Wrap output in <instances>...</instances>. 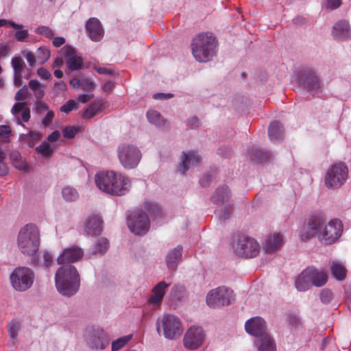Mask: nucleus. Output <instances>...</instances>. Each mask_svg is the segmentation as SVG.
I'll list each match as a JSON object with an SVG mask.
<instances>
[{
	"label": "nucleus",
	"mask_w": 351,
	"mask_h": 351,
	"mask_svg": "<svg viewBox=\"0 0 351 351\" xmlns=\"http://www.w3.org/2000/svg\"><path fill=\"white\" fill-rule=\"evenodd\" d=\"M41 135L36 132L31 131L28 134H21L19 140L28 145L29 147H33L36 141L40 138Z\"/></svg>",
	"instance_id": "nucleus-36"
},
{
	"label": "nucleus",
	"mask_w": 351,
	"mask_h": 351,
	"mask_svg": "<svg viewBox=\"0 0 351 351\" xmlns=\"http://www.w3.org/2000/svg\"><path fill=\"white\" fill-rule=\"evenodd\" d=\"M128 226L134 234L143 235L149 230L150 222L145 213L135 211L128 217Z\"/></svg>",
	"instance_id": "nucleus-13"
},
{
	"label": "nucleus",
	"mask_w": 351,
	"mask_h": 351,
	"mask_svg": "<svg viewBox=\"0 0 351 351\" xmlns=\"http://www.w3.org/2000/svg\"><path fill=\"white\" fill-rule=\"evenodd\" d=\"M37 73L41 78L45 80H49L51 77V75L49 72V71L43 67L38 69L37 71Z\"/></svg>",
	"instance_id": "nucleus-64"
},
{
	"label": "nucleus",
	"mask_w": 351,
	"mask_h": 351,
	"mask_svg": "<svg viewBox=\"0 0 351 351\" xmlns=\"http://www.w3.org/2000/svg\"><path fill=\"white\" fill-rule=\"evenodd\" d=\"M117 156L121 165L127 169L136 168L142 157L141 152L136 146L126 143L118 146Z\"/></svg>",
	"instance_id": "nucleus-6"
},
{
	"label": "nucleus",
	"mask_w": 351,
	"mask_h": 351,
	"mask_svg": "<svg viewBox=\"0 0 351 351\" xmlns=\"http://www.w3.org/2000/svg\"><path fill=\"white\" fill-rule=\"evenodd\" d=\"M95 182L102 191L117 196L125 195L131 187L128 177L113 171L97 173L95 176Z\"/></svg>",
	"instance_id": "nucleus-1"
},
{
	"label": "nucleus",
	"mask_w": 351,
	"mask_h": 351,
	"mask_svg": "<svg viewBox=\"0 0 351 351\" xmlns=\"http://www.w3.org/2000/svg\"><path fill=\"white\" fill-rule=\"evenodd\" d=\"M284 128L278 121H274L270 123L268 128V135L270 141L273 143L279 142L282 140Z\"/></svg>",
	"instance_id": "nucleus-29"
},
{
	"label": "nucleus",
	"mask_w": 351,
	"mask_h": 351,
	"mask_svg": "<svg viewBox=\"0 0 351 351\" xmlns=\"http://www.w3.org/2000/svg\"><path fill=\"white\" fill-rule=\"evenodd\" d=\"M35 279L34 271L27 267H16L10 275L13 288L18 291H25L33 285Z\"/></svg>",
	"instance_id": "nucleus-8"
},
{
	"label": "nucleus",
	"mask_w": 351,
	"mask_h": 351,
	"mask_svg": "<svg viewBox=\"0 0 351 351\" xmlns=\"http://www.w3.org/2000/svg\"><path fill=\"white\" fill-rule=\"evenodd\" d=\"M147 118L150 123L155 125L158 128H161L165 125V121L160 114L156 110L147 111Z\"/></svg>",
	"instance_id": "nucleus-37"
},
{
	"label": "nucleus",
	"mask_w": 351,
	"mask_h": 351,
	"mask_svg": "<svg viewBox=\"0 0 351 351\" xmlns=\"http://www.w3.org/2000/svg\"><path fill=\"white\" fill-rule=\"evenodd\" d=\"M249 157L251 160L257 162L266 161L270 158V155L262 149L252 147L248 151Z\"/></svg>",
	"instance_id": "nucleus-33"
},
{
	"label": "nucleus",
	"mask_w": 351,
	"mask_h": 351,
	"mask_svg": "<svg viewBox=\"0 0 351 351\" xmlns=\"http://www.w3.org/2000/svg\"><path fill=\"white\" fill-rule=\"evenodd\" d=\"M40 232L38 227L29 223L22 228L18 235L17 243L22 254L34 256L40 245Z\"/></svg>",
	"instance_id": "nucleus-4"
},
{
	"label": "nucleus",
	"mask_w": 351,
	"mask_h": 351,
	"mask_svg": "<svg viewBox=\"0 0 351 351\" xmlns=\"http://www.w3.org/2000/svg\"><path fill=\"white\" fill-rule=\"evenodd\" d=\"M42 259L40 261L38 258L34 257L32 259V264L45 268L49 267L53 262V256L49 252L45 251L43 253Z\"/></svg>",
	"instance_id": "nucleus-38"
},
{
	"label": "nucleus",
	"mask_w": 351,
	"mask_h": 351,
	"mask_svg": "<svg viewBox=\"0 0 351 351\" xmlns=\"http://www.w3.org/2000/svg\"><path fill=\"white\" fill-rule=\"evenodd\" d=\"M56 286L60 294L70 297L80 288V279L76 268L71 265L60 267L55 276Z\"/></svg>",
	"instance_id": "nucleus-2"
},
{
	"label": "nucleus",
	"mask_w": 351,
	"mask_h": 351,
	"mask_svg": "<svg viewBox=\"0 0 351 351\" xmlns=\"http://www.w3.org/2000/svg\"><path fill=\"white\" fill-rule=\"evenodd\" d=\"M109 246L108 241L106 238H100L93 246V254L103 255L108 250Z\"/></svg>",
	"instance_id": "nucleus-40"
},
{
	"label": "nucleus",
	"mask_w": 351,
	"mask_h": 351,
	"mask_svg": "<svg viewBox=\"0 0 351 351\" xmlns=\"http://www.w3.org/2000/svg\"><path fill=\"white\" fill-rule=\"evenodd\" d=\"M29 86L34 92V95L37 100H41L45 95V86L40 84L36 80H31L29 82Z\"/></svg>",
	"instance_id": "nucleus-35"
},
{
	"label": "nucleus",
	"mask_w": 351,
	"mask_h": 351,
	"mask_svg": "<svg viewBox=\"0 0 351 351\" xmlns=\"http://www.w3.org/2000/svg\"><path fill=\"white\" fill-rule=\"evenodd\" d=\"M256 345L258 351H276L275 343L267 333L257 338Z\"/></svg>",
	"instance_id": "nucleus-31"
},
{
	"label": "nucleus",
	"mask_w": 351,
	"mask_h": 351,
	"mask_svg": "<svg viewBox=\"0 0 351 351\" xmlns=\"http://www.w3.org/2000/svg\"><path fill=\"white\" fill-rule=\"evenodd\" d=\"M170 284L160 281L156 284L152 290V295L148 298V303L158 304L164 298L167 288Z\"/></svg>",
	"instance_id": "nucleus-23"
},
{
	"label": "nucleus",
	"mask_w": 351,
	"mask_h": 351,
	"mask_svg": "<svg viewBox=\"0 0 351 351\" xmlns=\"http://www.w3.org/2000/svg\"><path fill=\"white\" fill-rule=\"evenodd\" d=\"M95 69L99 74H101V75H114L116 74V72L114 70H112L110 69H108L106 67L95 66Z\"/></svg>",
	"instance_id": "nucleus-59"
},
{
	"label": "nucleus",
	"mask_w": 351,
	"mask_h": 351,
	"mask_svg": "<svg viewBox=\"0 0 351 351\" xmlns=\"http://www.w3.org/2000/svg\"><path fill=\"white\" fill-rule=\"evenodd\" d=\"M317 221L319 222L318 241L323 245H330L336 243L343 232V223L338 219L327 221L326 217L317 215Z\"/></svg>",
	"instance_id": "nucleus-5"
},
{
	"label": "nucleus",
	"mask_w": 351,
	"mask_h": 351,
	"mask_svg": "<svg viewBox=\"0 0 351 351\" xmlns=\"http://www.w3.org/2000/svg\"><path fill=\"white\" fill-rule=\"evenodd\" d=\"M192 53L199 62H206L217 55V42L210 33H202L196 36L191 43Z\"/></svg>",
	"instance_id": "nucleus-3"
},
{
	"label": "nucleus",
	"mask_w": 351,
	"mask_h": 351,
	"mask_svg": "<svg viewBox=\"0 0 351 351\" xmlns=\"http://www.w3.org/2000/svg\"><path fill=\"white\" fill-rule=\"evenodd\" d=\"M332 35L337 40H347L351 38V27L346 20H340L335 23Z\"/></svg>",
	"instance_id": "nucleus-17"
},
{
	"label": "nucleus",
	"mask_w": 351,
	"mask_h": 351,
	"mask_svg": "<svg viewBox=\"0 0 351 351\" xmlns=\"http://www.w3.org/2000/svg\"><path fill=\"white\" fill-rule=\"evenodd\" d=\"M78 86H81L84 90L90 91L94 89L95 84L88 79H81L76 81Z\"/></svg>",
	"instance_id": "nucleus-49"
},
{
	"label": "nucleus",
	"mask_w": 351,
	"mask_h": 351,
	"mask_svg": "<svg viewBox=\"0 0 351 351\" xmlns=\"http://www.w3.org/2000/svg\"><path fill=\"white\" fill-rule=\"evenodd\" d=\"M77 128L75 126L66 127L63 130V136L67 138H73L77 132Z\"/></svg>",
	"instance_id": "nucleus-54"
},
{
	"label": "nucleus",
	"mask_w": 351,
	"mask_h": 351,
	"mask_svg": "<svg viewBox=\"0 0 351 351\" xmlns=\"http://www.w3.org/2000/svg\"><path fill=\"white\" fill-rule=\"evenodd\" d=\"M83 254L82 250L77 246L66 248L58 257L57 263L62 265L77 261L82 258Z\"/></svg>",
	"instance_id": "nucleus-18"
},
{
	"label": "nucleus",
	"mask_w": 351,
	"mask_h": 351,
	"mask_svg": "<svg viewBox=\"0 0 351 351\" xmlns=\"http://www.w3.org/2000/svg\"><path fill=\"white\" fill-rule=\"evenodd\" d=\"M329 266L333 277L337 280H343L347 274V269L345 266L338 261H330Z\"/></svg>",
	"instance_id": "nucleus-32"
},
{
	"label": "nucleus",
	"mask_w": 351,
	"mask_h": 351,
	"mask_svg": "<svg viewBox=\"0 0 351 351\" xmlns=\"http://www.w3.org/2000/svg\"><path fill=\"white\" fill-rule=\"evenodd\" d=\"M300 82L308 92L319 93L321 90V83L319 77L311 70H306L300 77Z\"/></svg>",
	"instance_id": "nucleus-15"
},
{
	"label": "nucleus",
	"mask_w": 351,
	"mask_h": 351,
	"mask_svg": "<svg viewBox=\"0 0 351 351\" xmlns=\"http://www.w3.org/2000/svg\"><path fill=\"white\" fill-rule=\"evenodd\" d=\"M78 108V104L73 99L69 100L60 108V110L66 114Z\"/></svg>",
	"instance_id": "nucleus-48"
},
{
	"label": "nucleus",
	"mask_w": 351,
	"mask_h": 351,
	"mask_svg": "<svg viewBox=\"0 0 351 351\" xmlns=\"http://www.w3.org/2000/svg\"><path fill=\"white\" fill-rule=\"evenodd\" d=\"M25 108V104L24 103H16L15 104L12 108V112L16 117V122L18 125H22L23 127H25V125L22 123L21 119L19 117H16L17 114L20 112H23V110Z\"/></svg>",
	"instance_id": "nucleus-50"
},
{
	"label": "nucleus",
	"mask_w": 351,
	"mask_h": 351,
	"mask_svg": "<svg viewBox=\"0 0 351 351\" xmlns=\"http://www.w3.org/2000/svg\"><path fill=\"white\" fill-rule=\"evenodd\" d=\"M202 162V157L193 151L189 152H182V160L180 163L179 171L184 174L189 169L190 166H197Z\"/></svg>",
	"instance_id": "nucleus-20"
},
{
	"label": "nucleus",
	"mask_w": 351,
	"mask_h": 351,
	"mask_svg": "<svg viewBox=\"0 0 351 351\" xmlns=\"http://www.w3.org/2000/svg\"><path fill=\"white\" fill-rule=\"evenodd\" d=\"M49 109V106L47 104L38 100L36 104V110L38 114L43 113L44 111H46Z\"/></svg>",
	"instance_id": "nucleus-62"
},
{
	"label": "nucleus",
	"mask_w": 351,
	"mask_h": 351,
	"mask_svg": "<svg viewBox=\"0 0 351 351\" xmlns=\"http://www.w3.org/2000/svg\"><path fill=\"white\" fill-rule=\"evenodd\" d=\"M101 99H96L93 101L82 114L83 119H90L99 112L103 106Z\"/></svg>",
	"instance_id": "nucleus-34"
},
{
	"label": "nucleus",
	"mask_w": 351,
	"mask_h": 351,
	"mask_svg": "<svg viewBox=\"0 0 351 351\" xmlns=\"http://www.w3.org/2000/svg\"><path fill=\"white\" fill-rule=\"evenodd\" d=\"M62 195L66 202H73L78 199L79 193L77 190L71 186H64L62 190Z\"/></svg>",
	"instance_id": "nucleus-39"
},
{
	"label": "nucleus",
	"mask_w": 351,
	"mask_h": 351,
	"mask_svg": "<svg viewBox=\"0 0 351 351\" xmlns=\"http://www.w3.org/2000/svg\"><path fill=\"white\" fill-rule=\"evenodd\" d=\"M319 224V222L317 221V215L311 216L307 228H304L300 234L301 241H307L315 235L318 236Z\"/></svg>",
	"instance_id": "nucleus-22"
},
{
	"label": "nucleus",
	"mask_w": 351,
	"mask_h": 351,
	"mask_svg": "<svg viewBox=\"0 0 351 351\" xmlns=\"http://www.w3.org/2000/svg\"><path fill=\"white\" fill-rule=\"evenodd\" d=\"M23 64V60L21 57H14L12 59L14 75H22Z\"/></svg>",
	"instance_id": "nucleus-44"
},
{
	"label": "nucleus",
	"mask_w": 351,
	"mask_h": 351,
	"mask_svg": "<svg viewBox=\"0 0 351 351\" xmlns=\"http://www.w3.org/2000/svg\"><path fill=\"white\" fill-rule=\"evenodd\" d=\"M288 323L292 327H298L300 325V319L296 315H289L287 318Z\"/></svg>",
	"instance_id": "nucleus-57"
},
{
	"label": "nucleus",
	"mask_w": 351,
	"mask_h": 351,
	"mask_svg": "<svg viewBox=\"0 0 351 351\" xmlns=\"http://www.w3.org/2000/svg\"><path fill=\"white\" fill-rule=\"evenodd\" d=\"M182 245H178L168 252L166 256V263L169 269H175L177 267L178 262L182 258Z\"/></svg>",
	"instance_id": "nucleus-28"
},
{
	"label": "nucleus",
	"mask_w": 351,
	"mask_h": 351,
	"mask_svg": "<svg viewBox=\"0 0 351 351\" xmlns=\"http://www.w3.org/2000/svg\"><path fill=\"white\" fill-rule=\"evenodd\" d=\"M27 97V90L26 86H24L23 88L20 89L15 95V99L16 101H23Z\"/></svg>",
	"instance_id": "nucleus-63"
},
{
	"label": "nucleus",
	"mask_w": 351,
	"mask_h": 351,
	"mask_svg": "<svg viewBox=\"0 0 351 351\" xmlns=\"http://www.w3.org/2000/svg\"><path fill=\"white\" fill-rule=\"evenodd\" d=\"M233 211L232 206L231 205H227L223 208H220L216 211V213L219 218L222 220L228 219Z\"/></svg>",
	"instance_id": "nucleus-47"
},
{
	"label": "nucleus",
	"mask_w": 351,
	"mask_h": 351,
	"mask_svg": "<svg viewBox=\"0 0 351 351\" xmlns=\"http://www.w3.org/2000/svg\"><path fill=\"white\" fill-rule=\"evenodd\" d=\"M55 117V114L53 111L49 110L47 113V114L45 116V117L42 120V124L44 127H47L49 125V124L52 122Z\"/></svg>",
	"instance_id": "nucleus-56"
},
{
	"label": "nucleus",
	"mask_w": 351,
	"mask_h": 351,
	"mask_svg": "<svg viewBox=\"0 0 351 351\" xmlns=\"http://www.w3.org/2000/svg\"><path fill=\"white\" fill-rule=\"evenodd\" d=\"M86 29L93 41L98 42L104 36V31L102 25L96 18H91L86 22Z\"/></svg>",
	"instance_id": "nucleus-19"
},
{
	"label": "nucleus",
	"mask_w": 351,
	"mask_h": 351,
	"mask_svg": "<svg viewBox=\"0 0 351 351\" xmlns=\"http://www.w3.org/2000/svg\"><path fill=\"white\" fill-rule=\"evenodd\" d=\"M38 153L40 154L43 157H49L53 153V149L50 145L47 142H43L41 145L36 147Z\"/></svg>",
	"instance_id": "nucleus-43"
},
{
	"label": "nucleus",
	"mask_w": 351,
	"mask_h": 351,
	"mask_svg": "<svg viewBox=\"0 0 351 351\" xmlns=\"http://www.w3.org/2000/svg\"><path fill=\"white\" fill-rule=\"evenodd\" d=\"M156 329L159 334L162 331L163 335L169 339L177 338L182 332L180 319L171 314L164 315L161 319H158Z\"/></svg>",
	"instance_id": "nucleus-7"
},
{
	"label": "nucleus",
	"mask_w": 351,
	"mask_h": 351,
	"mask_svg": "<svg viewBox=\"0 0 351 351\" xmlns=\"http://www.w3.org/2000/svg\"><path fill=\"white\" fill-rule=\"evenodd\" d=\"M283 238L280 233H274L267 237L265 243V250L267 253H273L279 250L283 245Z\"/></svg>",
	"instance_id": "nucleus-25"
},
{
	"label": "nucleus",
	"mask_w": 351,
	"mask_h": 351,
	"mask_svg": "<svg viewBox=\"0 0 351 351\" xmlns=\"http://www.w3.org/2000/svg\"><path fill=\"white\" fill-rule=\"evenodd\" d=\"M231 197V193L227 186L223 185L216 189L211 199L216 204H223L227 202Z\"/></svg>",
	"instance_id": "nucleus-30"
},
{
	"label": "nucleus",
	"mask_w": 351,
	"mask_h": 351,
	"mask_svg": "<svg viewBox=\"0 0 351 351\" xmlns=\"http://www.w3.org/2000/svg\"><path fill=\"white\" fill-rule=\"evenodd\" d=\"M18 29L19 30L15 33V38L18 41H23L29 36L27 29Z\"/></svg>",
	"instance_id": "nucleus-58"
},
{
	"label": "nucleus",
	"mask_w": 351,
	"mask_h": 351,
	"mask_svg": "<svg viewBox=\"0 0 351 351\" xmlns=\"http://www.w3.org/2000/svg\"><path fill=\"white\" fill-rule=\"evenodd\" d=\"M319 298L323 304H328L333 299L332 292L328 289H324L320 291Z\"/></svg>",
	"instance_id": "nucleus-46"
},
{
	"label": "nucleus",
	"mask_w": 351,
	"mask_h": 351,
	"mask_svg": "<svg viewBox=\"0 0 351 351\" xmlns=\"http://www.w3.org/2000/svg\"><path fill=\"white\" fill-rule=\"evenodd\" d=\"M348 169L343 162H339L332 165L328 171L325 182L328 188L337 189L340 187L347 180Z\"/></svg>",
	"instance_id": "nucleus-12"
},
{
	"label": "nucleus",
	"mask_w": 351,
	"mask_h": 351,
	"mask_svg": "<svg viewBox=\"0 0 351 351\" xmlns=\"http://www.w3.org/2000/svg\"><path fill=\"white\" fill-rule=\"evenodd\" d=\"M131 339V335H127L114 341L112 343V351H118L125 346Z\"/></svg>",
	"instance_id": "nucleus-42"
},
{
	"label": "nucleus",
	"mask_w": 351,
	"mask_h": 351,
	"mask_svg": "<svg viewBox=\"0 0 351 351\" xmlns=\"http://www.w3.org/2000/svg\"><path fill=\"white\" fill-rule=\"evenodd\" d=\"M145 208L149 213L156 216L159 215L161 213V210L159 206L156 203L149 202H145Z\"/></svg>",
	"instance_id": "nucleus-51"
},
{
	"label": "nucleus",
	"mask_w": 351,
	"mask_h": 351,
	"mask_svg": "<svg viewBox=\"0 0 351 351\" xmlns=\"http://www.w3.org/2000/svg\"><path fill=\"white\" fill-rule=\"evenodd\" d=\"M205 334L202 328L192 326L188 329L184 337V345L186 348L195 350L204 342Z\"/></svg>",
	"instance_id": "nucleus-14"
},
{
	"label": "nucleus",
	"mask_w": 351,
	"mask_h": 351,
	"mask_svg": "<svg viewBox=\"0 0 351 351\" xmlns=\"http://www.w3.org/2000/svg\"><path fill=\"white\" fill-rule=\"evenodd\" d=\"M84 339L87 346L92 350H101L108 346L110 340L104 331L99 327H88L84 333Z\"/></svg>",
	"instance_id": "nucleus-10"
},
{
	"label": "nucleus",
	"mask_w": 351,
	"mask_h": 351,
	"mask_svg": "<svg viewBox=\"0 0 351 351\" xmlns=\"http://www.w3.org/2000/svg\"><path fill=\"white\" fill-rule=\"evenodd\" d=\"M185 293V289L180 285H175L171 289L169 295L172 300H181Z\"/></svg>",
	"instance_id": "nucleus-41"
},
{
	"label": "nucleus",
	"mask_w": 351,
	"mask_h": 351,
	"mask_svg": "<svg viewBox=\"0 0 351 351\" xmlns=\"http://www.w3.org/2000/svg\"><path fill=\"white\" fill-rule=\"evenodd\" d=\"M35 32L37 34L43 35V36H45L46 38H51L54 36V33L52 31V29H50L48 27H46V26H39V27H38L36 29Z\"/></svg>",
	"instance_id": "nucleus-52"
},
{
	"label": "nucleus",
	"mask_w": 351,
	"mask_h": 351,
	"mask_svg": "<svg viewBox=\"0 0 351 351\" xmlns=\"http://www.w3.org/2000/svg\"><path fill=\"white\" fill-rule=\"evenodd\" d=\"M36 57L40 64H43L49 58L50 51L45 47H40L37 51Z\"/></svg>",
	"instance_id": "nucleus-45"
},
{
	"label": "nucleus",
	"mask_w": 351,
	"mask_h": 351,
	"mask_svg": "<svg viewBox=\"0 0 351 351\" xmlns=\"http://www.w3.org/2000/svg\"><path fill=\"white\" fill-rule=\"evenodd\" d=\"M66 90V85L63 81H59L55 83L53 90L56 95L63 93Z\"/></svg>",
	"instance_id": "nucleus-55"
},
{
	"label": "nucleus",
	"mask_w": 351,
	"mask_h": 351,
	"mask_svg": "<svg viewBox=\"0 0 351 351\" xmlns=\"http://www.w3.org/2000/svg\"><path fill=\"white\" fill-rule=\"evenodd\" d=\"M19 330V326L17 322H12L8 325V332L12 339L16 338Z\"/></svg>",
	"instance_id": "nucleus-53"
},
{
	"label": "nucleus",
	"mask_w": 351,
	"mask_h": 351,
	"mask_svg": "<svg viewBox=\"0 0 351 351\" xmlns=\"http://www.w3.org/2000/svg\"><path fill=\"white\" fill-rule=\"evenodd\" d=\"M308 270L306 268L295 280V287L298 291L303 292L310 289L312 287Z\"/></svg>",
	"instance_id": "nucleus-27"
},
{
	"label": "nucleus",
	"mask_w": 351,
	"mask_h": 351,
	"mask_svg": "<svg viewBox=\"0 0 351 351\" xmlns=\"http://www.w3.org/2000/svg\"><path fill=\"white\" fill-rule=\"evenodd\" d=\"M234 253L244 258H254L260 251L258 243L253 238L238 235L232 242Z\"/></svg>",
	"instance_id": "nucleus-9"
},
{
	"label": "nucleus",
	"mask_w": 351,
	"mask_h": 351,
	"mask_svg": "<svg viewBox=\"0 0 351 351\" xmlns=\"http://www.w3.org/2000/svg\"><path fill=\"white\" fill-rule=\"evenodd\" d=\"M64 54L67 57L66 66L71 71H75L82 66V58L76 54L75 49L71 46H66L63 48Z\"/></svg>",
	"instance_id": "nucleus-21"
},
{
	"label": "nucleus",
	"mask_w": 351,
	"mask_h": 351,
	"mask_svg": "<svg viewBox=\"0 0 351 351\" xmlns=\"http://www.w3.org/2000/svg\"><path fill=\"white\" fill-rule=\"evenodd\" d=\"M233 299V292L226 287H219L210 291L206 295V304L210 308L228 306Z\"/></svg>",
	"instance_id": "nucleus-11"
},
{
	"label": "nucleus",
	"mask_w": 351,
	"mask_h": 351,
	"mask_svg": "<svg viewBox=\"0 0 351 351\" xmlns=\"http://www.w3.org/2000/svg\"><path fill=\"white\" fill-rule=\"evenodd\" d=\"M12 165H14V167L15 168L20 169V170L25 171L28 168L27 162H25V160L23 159V158H21L20 160H19L16 162H14V163H12Z\"/></svg>",
	"instance_id": "nucleus-61"
},
{
	"label": "nucleus",
	"mask_w": 351,
	"mask_h": 351,
	"mask_svg": "<svg viewBox=\"0 0 351 351\" xmlns=\"http://www.w3.org/2000/svg\"><path fill=\"white\" fill-rule=\"evenodd\" d=\"M246 332L257 338L267 333L265 320L260 317H254L248 319L245 324Z\"/></svg>",
	"instance_id": "nucleus-16"
},
{
	"label": "nucleus",
	"mask_w": 351,
	"mask_h": 351,
	"mask_svg": "<svg viewBox=\"0 0 351 351\" xmlns=\"http://www.w3.org/2000/svg\"><path fill=\"white\" fill-rule=\"evenodd\" d=\"M102 220L98 215L90 217L84 223V232L94 236L101 233L102 230Z\"/></svg>",
	"instance_id": "nucleus-24"
},
{
	"label": "nucleus",
	"mask_w": 351,
	"mask_h": 351,
	"mask_svg": "<svg viewBox=\"0 0 351 351\" xmlns=\"http://www.w3.org/2000/svg\"><path fill=\"white\" fill-rule=\"evenodd\" d=\"M9 25L14 29H21L23 27V25L21 24H17L12 21H8L5 19H0V27Z\"/></svg>",
	"instance_id": "nucleus-60"
},
{
	"label": "nucleus",
	"mask_w": 351,
	"mask_h": 351,
	"mask_svg": "<svg viewBox=\"0 0 351 351\" xmlns=\"http://www.w3.org/2000/svg\"><path fill=\"white\" fill-rule=\"evenodd\" d=\"M310 276L312 286L321 287L328 281V276L325 271L319 270L314 267H307Z\"/></svg>",
	"instance_id": "nucleus-26"
}]
</instances>
